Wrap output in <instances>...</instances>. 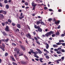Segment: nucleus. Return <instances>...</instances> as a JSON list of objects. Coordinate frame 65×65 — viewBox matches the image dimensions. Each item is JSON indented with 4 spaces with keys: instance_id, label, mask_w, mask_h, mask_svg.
<instances>
[{
    "instance_id": "32",
    "label": "nucleus",
    "mask_w": 65,
    "mask_h": 65,
    "mask_svg": "<svg viewBox=\"0 0 65 65\" xmlns=\"http://www.w3.org/2000/svg\"><path fill=\"white\" fill-rule=\"evenodd\" d=\"M57 53L58 54H61V52L59 51H57Z\"/></svg>"
},
{
    "instance_id": "17",
    "label": "nucleus",
    "mask_w": 65,
    "mask_h": 65,
    "mask_svg": "<svg viewBox=\"0 0 65 65\" xmlns=\"http://www.w3.org/2000/svg\"><path fill=\"white\" fill-rule=\"evenodd\" d=\"M19 29L18 28L14 30V32H19Z\"/></svg>"
},
{
    "instance_id": "56",
    "label": "nucleus",
    "mask_w": 65,
    "mask_h": 65,
    "mask_svg": "<svg viewBox=\"0 0 65 65\" xmlns=\"http://www.w3.org/2000/svg\"><path fill=\"white\" fill-rule=\"evenodd\" d=\"M52 20V19L51 18H50L48 19V21H50Z\"/></svg>"
},
{
    "instance_id": "42",
    "label": "nucleus",
    "mask_w": 65,
    "mask_h": 65,
    "mask_svg": "<svg viewBox=\"0 0 65 65\" xmlns=\"http://www.w3.org/2000/svg\"><path fill=\"white\" fill-rule=\"evenodd\" d=\"M12 64L13 65H18V64H17V63H16L14 62H13L12 63Z\"/></svg>"
},
{
    "instance_id": "55",
    "label": "nucleus",
    "mask_w": 65,
    "mask_h": 65,
    "mask_svg": "<svg viewBox=\"0 0 65 65\" xmlns=\"http://www.w3.org/2000/svg\"><path fill=\"white\" fill-rule=\"evenodd\" d=\"M54 51H58V50L57 49L55 48L54 49Z\"/></svg>"
},
{
    "instance_id": "11",
    "label": "nucleus",
    "mask_w": 65,
    "mask_h": 65,
    "mask_svg": "<svg viewBox=\"0 0 65 65\" xmlns=\"http://www.w3.org/2000/svg\"><path fill=\"white\" fill-rule=\"evenodd\" d=\"M60 22V20H58L57 21H55V23L56 25H57V24H59Z\"/></svg>"
},
{
    "instance_id": "63",
    "label": "nucleus",
    "mask_w": 65,
    "mask_h": 65,
    "mask_svg": "<svg viewBox=\"0 0 65 65\" xmlns=\"http://www.w3.org/2000/svg\"><path fill=\"white\" fill-rule=\"evenodd\" d=\"M8 22H6L5 23V24H6V25H7V24H8Z\"/></svg>"
},
{
    "instance_id": "44",
    "label": "nucleus",
    "mask_w": 65,
    "mask_h": 65,
    "mask_svg": "<svg viewBox=\"0 0 65 65\" xmlns=\"http://www.w3.org/2000/svg\"><path fill=\"white\" fill-rule=\"evenodd\" d=\"M40 24L41 25H44V23H43V22H41L40 23Z\"/></svg>"
},
{
    "instance_id": "23",
    "label": "nucleus",
    "mask_w": 65,
    "mask_h": 65,
    "mask_svg": "<svg viewBox=\"0 0 65 65\" xmlns=\"http://www.w3.org/2000/svg\"><path fill=\"white\" fill-rule=\"evenodd\" d=\"M60 34V32H59V31H57V32L56 33V34L57 36L59 35Z\"/></svg>"
},
{
    "instance_id": "64",
    "label": "nucleus",
    "mask_w": 65,
    "mask_h": 65,
    "mask_svg": "<svg viewBox=\"0 0 65 65\" xmlns=\"http://www.w3.org/2000/svg\"><path fill=\"white\" fill-rule=\"evenodd\" d=\"M54 56L56 57H58V56L57 55H54Z\"/></svg>"
},
{
    "instance_id": "28",
    "label": "nucleus",
    "mask_w": 65,
    "mask_h": 65,
    "mask_svg": "<svg viewBox=\"0 0 65 65\" xmlns=\"http://www.w3.org/2000/svg\"><path fill=\"white\" fill-rule=\"evenodd\" d=\"M9 38H7L6 40H5V42H8L9 41Z\"/></svg>"
},
{
    "instance_id": "49",
    "label": "nucleus",
    "mask_w": 65,
    "mask_h": 65,
    "mask_svg": "<svg viewBox=\"0 0 65 65\" xmlns=\"http://www.w3.org/2000/svg\"><path fill=\"white\" fill-rule=\"evenodd\" d=\"M58 12H61L62 11V10H61V9H59L58 10Z\"/></svg>"
},
{
    "instance_id": "36",
    "label": "nucleus",
    "mask_w": 65,
    "mask_h": 65,
    "mask_svg": "<svg viewBox=\"0 0 65 65\" xmlns=\"http://www.w3.org/2000/svg\"><path fill=\"white\" fill-rule=\"evenodd\" d=\"M52 37H54L55 36V34H53V35H52Z\"/></svg>"
},
{
    "instance_id": "25",
    "label": "nucleus",
    "mask_w": 65,
    "mask_h": 65,
    "mask_svg": "<svg viewBox=\"0 0 65 65\" xmlns=\"http://www.w3.org/2000/svg\"><path fill=\"white\" fill-rule=\"evenodd\" d=\"M22 64H25V65H26V64H27V63L26 62H25L24 61H22Z\"/></svg>"
},
{
    "instance_id": "62",
    "label": "nucleus",
    "mask_w": 65,
    "mask_h": 65,
    "mask_svg": "<svg viewBox=\"0 0 65 65\" xmlns=\"http://www.w3.org/2000/svg\"><path fill=\"white\" fill-rule=\"evenodd\" d=\"M21 35H24V32H21Z\"/></svg>"
},
{
    "instance_id": "61",
    "label": "nucleus",
    "mask_w": 65,
    "mask_h": 65,
    "mask_svg": "<svg viewBox=\"0 0 65 65\" xmlns=\"http://www.w3.org/2000/svg\"><path fill=\"white\" fill-rule=\"evenodd\" d=\"M60 28V25H59V26H58V28L59 29Z\"/></svg>"
},
{
    "instance_id": "31",
    "label": "nucleus",
    "mask_w": 65,
    "mask_h": 65,
    "mask_svg": "<svg viewBox=\"0 0 65 65\" xmlns=\"http://www.w3.org/2000/svg\"><path fill=\"white\" fill-rule=\"evenodd\" d=\"M2 41H3V42H5V39H2Z\"/></svg>"
},
{
    "instance_id": "29",
    "label": "nucleus",
    "mask_w": 65,
    "mask_h": 65,
    "mask_svg": "<svg viewBox=\"0 0 65 65\" xmlns=\"http://www.w3.org/2000/svg\"><path fill=\"white\" fill-rule=\"evenodd\" d=\"M40 21H37V22L36 23L37 25H38L40 24Z\"/></svg>"
},
{
    "instance_id": "57",
    "label": "nucleus",
    "mask_w": 65,
    "mask_h": 65,
    "mask_svg": "<svg viewBox=\"0 0 65 65\" xmlns=\"http://www.w3.org/2000/svg\"><path fill=\"white\" fill-rule=\"evenodd\" d=\"M49 10L50 11H53V10L52 9H49Z\"/></svg>"
},
{
    "instance_id": "4",
    "label": "nucleus",
    "mask_w": 65,
    "mask_h": 65,
    "mask_svg": "<svg viewBox=\"0 0 65 65\" xmlns=\"http://www.w3.org/2000/svg\"><path fill=\"white\" fill-rule=\"evenodd\" d=\"M26 36L28 37V38L29 39H32V38H31V35H30V33H28L27 35H26Z\"/></svg>"
},
{
    "instance_id": "22",
    "label": "nucleus",
    "mask_w": 65,
    "mask_h": 65,
    "mask_svg": "<svg viewBox=\"0 0 65 65\" xmlns=\"http://www.w3.org/2000/svg\"><path fill=\"white\" fill-rule=\"evenodd\" d=\"M8 53H6L5 54V57H7V56H8Z\"/></svg>"
},
{
    "instance_id": "58",
    "label": "nucleus",
    "mask_w": 65,
    "mask_h": 65,
    "mask_svg": "<svg viewBox=\"0 0 65 65\" xmlns=\"http://www.w3.org/2000/svg\"><path fill=\"white\" fill-rule=\"evenodd\" d=\"M29 8V7H26L25 8L26 9H28V8Z\"/></svg>"
},
{
    "instance_id": "18",
    "label": "nucleus",
    "mask_w": 65,
    "mask_h": 65,
    "mask_svg": "<svg viewBox=\"0 0 65 65\" xmlns=\"http://www.w3.org/2000/svg\"><path fill=\"white\" fill-rule=\"evenodd\" d=\"M17 27L18 28H21V25L20 24H17Z\"/></svg>"
},
{
    "instance_id": "7",
    "label": "nucleus",
    "mask_w": 65,
    "mask_h": 65,
    "mask_svg": "<svg viewBox=\"0 0 65 65\" xmlns=\"http://www.w3.org/2000/svg\"><path fill=\"white\" fill-rule=\"evenodd\" d=\"M37 4H34V3H33V10L35 9V8L36 7V6H37Z\"/></svg>"
},
{
    "instance_id": "33",
    "label": "nucleus",
    "mask_w": 65,
    "mask_h": 65,
    "mask_svg": "<svg viewBox=\"0 0 65 65\" xmlns=\"http://www.w3.org/2000/svg\"><path fill=\"white\" fill-rule=\"evenodd\" d=\"M46 58H47V59H49V56L48 55H46L45 56Z\"/></svg>"
},
{
    "instance_id": "52",
    "label": "nucleus",
    "mask_w": 65,
    "mask_h": 65,
    "mask_svg": "<svg viewBox=\"0 0 65 65\" xmlns=\"http://www.w3.org/2000/svg\"><path fill=\"white\" fill-rule=\"evenodd\" d=\"M64 57H61V59L62 60H63L64 59Z\"/></svg>"
},
{
    "instance_id": "34",
    "label": "nucleus",
    "mask_w": 65,
    "mask_h": 65,
    "mask_svg": "<svg viewBox=\"0 0 65 65\" xmlns=\"http://www.w3.org/2000/svg\"><path fill=\"white\" fill-rule=\"evenodd\" d=\"M25 5L27 6H28V3L27 2L25 3Z\"/></svg>"
},
{
    "instance_id": "41",
    "label": "nucleus",
    "mask_w": 65,
    "mask_h": 65,
    "mask_svg": "<svg viewBox=\"0 0 65 65\" xmlns=\"http://www.w3.org/2000/svg\"><path fill=\"white\" fill-rule=\"evenodd\" d=\"M12 44L13 45H14V46H16V44H14V43H12Z\"/></svg>"
},
{
    "instance_id": "30",
    "label": "nucleus",
    "mask_w": 65,
    "mask_h": 65,
    "mask_svg": "<svg viewBox=\"0 0 65 65\" xmlns=\"http://www.w3.org/2000/svg\"><path fill=\"white\" fill-rule=\"evenodd\" d=\"M61 44V43L59 42H58L57 43H56V44L57 45H60Z\"/></svg>"
},
{
    "instance_id": "39",
    "label": "nucleus",
    "mask_w": 65,
    "mask_h": 65,
    "mask_svg": "<svg viewBox=\"0 0 65 65\" xmlns=\"http://www.w3.org/2000/svg\"><path fill=\"white\" fill-rule=\"evenodd\" d=\"M34 57L37 58H39V57H38V56L37 55H34Z\"/></svg>"
},
{
    "instance_id": "20",
    "label": "nucleus",
    "mask_w": 65,
    "mask_h": 65,
    "mask_svg": "<svg viewBox=\"0 0 65 65\" xmlns=\"http://www.w3.org/2000/svg\"><path fill=\"white\" fill-rule=\"evenodd\" d=\"M46 49H48V48H49V45L48 44H47V43H46Z\"/></svg>"
},
{
    "instance_id": "1",
    "label": "nucleus",
    "mask_w": 65,
    "mask_h": 65,
    "mask_svg": "<svg viewBox=\"0 0 65 65\" xmlns=\"http://www.w3.org/2000/svg\"><path fill=\"white\" fill-rule=\"evenodd\" d=\"M53 31H49V32H47V34H45V35L47 37H49L50 36H51V35L53 34Z\"/></svg>"
},
{
    "instance_id": "26",
    "label": "nucleus",
    "mask_w": 65,
    "mask_h": 65,
    "mask_svg": "<svg viewBox=\"0 0 65 65\" xmlns=\"http://www.w3.org/2000/svg\"><path fill=\"white\" fill-rule=\"evenodd\" d=\"M59 42L60 43H61H61H63V42H64V41H63V40H59Z\"/></svg>"
},
{
    "instance_id": "2",
    "label": "nucleus",
    "mask_w": 65,
    "mask_h": 65,
    "mask_svg": "<svg viewBox=\"0 0 65 65\" xmlns=\"http://www.w3.org/2000/svg\"><path fill=\"white\" fill-rule=\"evenodd\" d=\"M35 28L36 29H38V31L40 32H42V29L40 28V27L39 26H37V25H34Z\"/></svg>"
},
{
    "instance_id": "60",
    "label": "nucleus",
    "mask_w": 65,
    "mask_h": 65,
    "mask_svg": "<svg viewBox=\"0 0 65 65\" xmlns=\"http://www.w3.org/2000/svg\"><path fill=\"white\" fill-rule=\"evenodd\" d=\"M36 43H37L38 44H40V42H36Z\"/></svg>"
},
{
    "instance_id": "13",
    "label": "nucleus",
    "mask_w": 65,
    "mask_h": 65,
    "mask_svg": "<svg viewBox=\"0 0 65 65\" xmlns=\"http://www.w3.org/2000/svg\"><path fill=\"white\" fill-rule=\"evenodd\" d=\"M19 51H20V50L18 48H16L14 50L15 52H18Z\"/></svg>"
},
{
    "instance_id": "5",
    "label": "nucleus",
    "mask_w": 65,
    "mask_h": 65,
    "mask_svg": "<svg viewBox=\"0 0 65 65\" xmlns=\"http://www.w3.org/2000/svg\"><path fill=\"white\" fill-rule=\"evenodd\" d=\"M19 46L20 48H22V50L23 51H25V47L24 46L22 45H20Z\"/></svg>"
},
{
    "instance_id": "3",
    "label": "nucleus",
    "mask_w": 65,
    "mask_h": 65,
    "mask_svg": "<svg viewBox=\"0 0 65 65\" xmlns=\"http://www.w3.org/2000/svg\"><path fill=\"white\" fill-rule=\"evenodd\" d=\"M2 45H0V48L3 51H5V49H4V48H5V45L3 44H2Z\"/></svg>"
},
{
    "instance_id": "19",
    "label": "nucleus",
    "mask_w": 65,
    "mask_h": 65,
    "mask_svg": "<svg viewBox=\"0 0 65 65\" xmlns=\"http://www.w3.org/2000/svg\"><path fill=\"white\" fill-rule=\"evenodd\" d=\"M3 34L5 36H7V34H6V32L4 31L3 32Z\"/></svg>"
},
{
    "instance_id": "59",
    "label": "nucleus",
    "mask_w": 65,
    "mask_h": 65,
    "mask_svg": "<svg viewBox=\"0 0 65 65\" xmlns=\"http://www.w3.org/2000/svg\"><path fill=\"white\" fill-rule=\"evenodd\" d=\"M31 52L32 53H33V50L32 49H30Z\"/></svg>"
},
{
    "instance_id": "54",
    "label": "nucleus",
    "mask_w": 65,
    "mask_h": 65,
    "mask_svg": "<svg viewBox=\"0 0 65 65\" xmlns=\"http://www.w3.org/2000/svg\"><path fill=\"white\" fill-rule=\"evenodd\" d=\"M64 34H62L61 35V37L62 36V37H64Z\"/></svg>"
},
{
    "instance_id": "45",
    "label": "nucleus",
    "mask_w": 65,
    "mask_h": 65,
    "mask_svg": "<svg viewBox=\"0 0 65 65\" xmlns=\"http://www.w3.org/2000/svg\"><path fill=\"white\" fill-rule=\"evenodd\" d=\"M61 48L60 47H59V48H58V50H59L60 51H61Z\"/></svg>"
},
{
    "instance_id": "43",
    "label": "nucleus",
    "mask_w": 65,
    "mask_h": 65,
    "mask_svg": "<svg viewBox=\"0 0 65 65\" xmlns=\"http://www.w3.org/2000/svg\"><path fill=\"white\" fill-rule=\"evenodd\" d=\"M33 53H34V54L35 55H37V53H36V52H33Z\"/></svg>"
},
{
    "instance_id": "24",
    "label": "nucleus",
    "mask_w": 65,
    "mask_h": 65,
    "mask_svg": "<svg viewBox=\"0 0 65 65\" xmlns=\"http://www.w3.org/2000/svg\"><path fill=\"white\" fill-rule=\"evenodd\" d=\"M3 13L4 14H6V13H7L6 11L3 10Z\"/></svg>"
},
{
    "instance_id": "46",
    "label": "nucleus",
    "mask_w": 65,
    "mask_h": 65,
    "mask_svg": "<svg viewBox=\"0 0 65 65\" xmlns=\"http://www.w3.org/2000/svg\"><path fill=\"white\" fill-rule=\"evenodd\" d=\"M12 25L13 26H15V24L13 23H12Z\"/></svg>"
},
{
    "instance_id": "6",
    "label": "nucleus",
    "mask_w": 65,
    "mask_h": 65,
    "mask_svg": "<svg viewBox=\"0 0 65 65\" xmlns=\"http://www.w3.org/2000/svg\"><path fill=\"white\" fill-rule=\"evenodd\" d=\"M22 15H23V13H21L20 17H19L20 19L21 20H22V18H24V15H23V16Z\"/></svg>"
},
{
    "instance_id": "51",
    "label": "nucleus",
    "mask_w": 65,
    "mask_h": 65,
    "mask_svg": "<svg viewBox=\"0 0 65 65\" xmlns=\"http://www.w3.org/2000/svg\"><path fill=\"white\" fill-rule=\"evenodd\" d=\"M56 19L55 18H54V19H53V21L54 22H56Z\"/></svg>"
},
{
    "instance_id": "50",
    "label": "nucleus",
    "mask_w": 65,
    "mask_h": 65,
    "mask_svg": "<svg viewBox=\"0 0 65 65\" xmlns=\"http://www.w3.org/2000/svg\"><path fill=\"white\" fill-rule=\"evenodd\" d=\"M0 6H1V7H2L3 6L2 3H0Z\"/></svg>"
},
{
    "instance_id": "48",
    "label": "nucleus",
    "mask_w": 65,
    "mask_h": 65,
    "mask_svg": "<svg viewBox=\"0 0 65 65\" xmlns=\"http://www.w3.org/2000/svg\"><path fill=\"white\" fill-rule=\"evenodd\" d=\"M3 10H0V13H1L2 12H3Z\"/></svg>"
},
{
    "instance_id": "35",
    "label": "nucleus",
    "mask_w": 65,
    "mask_h": 65,
    "mask_svg": "<svg viewBox=\"0 0 65 65\" xmlns=\"http://www.w3.org/2000/svg\"><path fill=\"white\" fill-rule=\"evenodd\" d=\"M34 39L36 40V41H38V39L37 38H36V37H34Z\"/></svg>"
},
{
    "instance_id": "38",
    "label": "nucleus",
    "mask_w": 65,
    "mask_h": 65,
    "mask_svg": "<svg viewBox=\"0 0 65 65\" xmlns=\"http://www.w3.org/2000/svg\"><path fill=\"white\" fill-rule=\"evenodd\" d=\"M4 2L5 3H7V0H5Z\"/></svg>"
},
{
    "instance_id": "27",
    "label": "nucleus",
    "mask_w": 65,
    "mask_h": 65,
    "mask_svg": "<svg viewBox=\"0 0 65 65\" xmlns=\"http://www.w3.org/2000/svg\"><path fill=\"white\" fill-rule=\"evenodd\" d=\"M53 47H54L56 48V47H57L58 46L57 45H56V44H54V45H53Z\"/></svg>"
},
{
    "instance_id": "15",
    "label": "nucleus",
    "mask_w": 65,
    "mask_h": 65,
    "mask_svg": "<svg viewBox=\"0 0 65 65\" xmlns=\"http://www.w3.org/2000/svg\"><path fill=\"white\" fill-rule=\"evenodd\" d=\"M43 60V58H40L39 60L40 61V62H41V63L43 62V61H42V60Z\"/></svg>"
},
{
    "instance_id": "8",
    "label": "nucleus",
    "mask_w": 65,
    "mask_h": 65,
    "mask_svg": "<svg viewBox=\"0 0 65 65\" xmlns=\"http://www.w3.org/2000/svg\"><path fill=\"white\" fill-rule=\"evenodd\" d=\"M62 61V60L61 59H58L56 60L55 61H56L57 64H59L60 63L59 62V61L61 62Z\"/></svg>"
},
{
    "instance_id": "9",
    "label": "nucleus",
    "mask_w": 65,
    "mask_h": 65,
    "mask_svg": "<svg viewBox=\"0 0 65 65\" xmlns=\"http://www.w3.org/2000/svg\"><path fill=\"white\" fill-rule=\"evenodd\" d=\"M36 50L38 51V53H39L40 54H41L42 53V51H41V50L40 49H39L38 48H37L36 49Z\"/></svg>"
},
{
    "instance_id": "12",
    "label": "nucleus",
    "mask_w": 65,
    "mask_h": 65,
    "mask_svg": "<svg viewBox=\"0 0 65 65\" xmlns=\"http://www.w3.org/2000/svg\"><path fill=\"white\" fill-rule=\"evenodd\" d=\"M9 27L8 26H6V28L5 30L6 31H7L8 32H9Z\"/></svg>"
},
{
    "instance_id": "40",
    "label": "nucleus",
    "mask_w": 65,
    "mask_h": 65,
    "mask_svg": "<svg viewBox=\"0 0 65 65\" xmlns=\"http://www.w3.org/2000/svg\"><path fill=\"white\" fill-rule=\"evenodd\" d=\"M61 44H62V45L65 46V43H61Z\"/></svg>"
},
{
    "instance_id": "21",
    "label": "nucleus",
    "mask_w": 65,
    "mask_h": 65,
    "mask_svg": "<svg viewBox=\"0 0 65 65\" xmlns=\"http://www.w3.org/2000/svg\"><path fill=\"white\" fill-rule=\"evenodd\" d=\"M8 22L10 23H11V22H12V21H11V20L10 19H9L8 20Z\"/></svg>"
},
{
    "instance_id": "16",
    "label": "nucleus",
    "mask_w": 65,
    "mask_h": 65,
    "mask_svg": "<svg viewBox=\"0 0 65 65\" xmlns=\"http://www.w3.org/2000/svg\"><path fill=\"white\" fill-rule=\"evenodd\" d=\"M6 7L7 9H8V8H9V5H8L7 4L6 5Z\"/></svg>"
},
{
    "instance_id": "53",
    "label": "nucleus",
    "mask_w": 65,
    "mask_h": 65,
    "mask_svg": "<svg viewBox=\"0 0 65 65\" xmlns=\"http://www.w3.org/2000/svg\"><path fill=\"white\" fill-rule=\"evenodd\" d=\"M2 25L3 26H4V25H5V23H2Z\"/></svg>"
},
{
    "instance_id": "47",
    "label": "nucleus",
    "mask_w": 65,
    "mask_h": 65,
    "mask_svg": "<svg viewBox=\"0 0 65 65\" xmlns=\"http://www.w3.org/2000/svg\"><path fill=\"white\" fill-rule=\"evenodd\" d=\"M44 9L45 10H46L47 9V8L46 7H44Z\"/></svg>"
},
{
    "instance_id": "37",
    "label": "nucleus",
    "mask_w": 65,
    "mask_h": 65,
    "mask_svg": "<svg viewBox=\"0 0 65 65\" xmlns=\"http://www.w3.org/2000/svg\"><path fill=\"white\" fill-rule=\"evenodd\" d=\"M24 57L26 60H28V57H27L25 55H24Z\"/></svg>"
},
{
    "instance_id": "10",
    "label": "nucleus",
    "mask_w": 65,
    "mask_h": 65,
    "mask_svg": "<svg viewBox=\"0 0 65 65\" xmlns=\"http://www.w3.org/2000/svg\"><path fill=\"white\" fill-rule=\"evenodd\" d=\"M10 58H11V59L12 61H15V59H14L13 56H11L10 57Z\"/></svg>"
},
{
    "instance_id": "14",
    "label": "nucleus",
    "mask_w": 65,
    "mask_h": 65,
    "mask_svg": "<svg viewBox=\"0 0 65 65\" xmlns=\"http://www.w3.org/2000/svg\"><path fill=\"white\" fill-rule=\"evenodd\" d=\"M0 18H1V19H3V18H4V16H3V15L2 14H0Z\"/></svg>"
}]
</instances>
